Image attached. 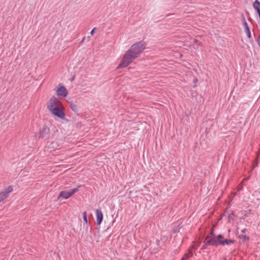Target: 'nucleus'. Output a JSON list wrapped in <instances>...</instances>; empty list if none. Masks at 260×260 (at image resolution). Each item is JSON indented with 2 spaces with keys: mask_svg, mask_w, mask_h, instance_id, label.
Segmentation results:
<instances>
[{
  "mask_svg": "<svg viewBox=\"0 0 260 260\" xmlns=\"http://www.w3.org/2000/svg\"><path fill=\"white\" fill-rule=\"evenodd\" d=\"M75 109V107H72V109Z\"/></svg>",
  "mask_w": 260,
  "mask_h": 260,
  "instance_id": "20",
  "label": "nucleus"
},
{
  "mask_svg": "<svg viewBox=\"0 0 260 260\" xmlns=\"http://www.w3.org/2000/svg\"><path fill=\"white\" fill-rule=\"evenodd\" d=\"M49 132V128L47 126H44L38 133L36 134V137L37 138H45L48 136Z\"/></svg>",
  "mask_w": 260,
  "mask_h": 260,
  "instance_id": "8",
  "label": "nucleus"
},
{
  "mask_svg": "<svg viewBox=\"0 0 260 260\" xmlns=\"http://www.w3.org/2000/svg\"><path fill=\"white\" fill-rule=\"evenodd\" d=\"M245 32L247 36V37L249 38H251V32H250V28L249 29H246L245 30Z\"/></svg>",
  "mask_w": 260,
  "mask_h": 260,
  "instance_id": "15",
  "label": "nucleus"
},
{
  "mask_svg": "<svg viewBox=\"0 0 260 260\" xmlns=\"http://www.w3.org/2000/svg\"><path fill=\"white\" fill-rule=\"evenodd\" d=\"M75 109V107H72V109Z\"/></svg>",
  "mask_w": 260,
  "mask_h": 260,
  "instance_id": "21",
  "label": "nucleus"
},
{
  "mask_svg": "<svg viewBox=\"0 0 260 260\" xmlns=\"http://www.w3.org/2000/svg\"><path fill=\"white\" fill-rule=\"evenodd\" d=\"M13 189V186L10 185L8 187L4 188L0 192V203L8 197V194L12 191Z\"/></svg>",
  "mask_w": 260,
  "mask_h": 260,
  "instance_id": "7",
  "label": "nucleus"
},
{
  "mask_svg": "<svg viewBox=\"0 0 260 260\" xmlns=\"http://www.w3.org/2000/svg\"><path fill=\"white\" fill-rule=\"evenodd\" d=\"M78 187L71 189L69 190L62 191L59 193L58 198H62L67 199L78 190Z\"/></svg>",
  "mask_w": 260,
  "mask_h": 260,
  "instance_id": "4",
  "label": "nucleus"
},
{
  "mask_svg": "<svg viewBox=\"0 0 260 260\" xmlns=\"http://www.w3.org/2000/svg\"><path fill=\"white\" fill-rule=\"evenodd\" d=\"M234 240L224 238L222 235H216L214 234L213 230L206 237L204 241V244L205 245L215 247L220 245H229L234 243Z\"/></svg>",
  "mask_w": 260,
  "mask_h": 260,
  "instance_id": "2",
  "label": "nucleus"
},
{
  "mask_svg": "<svg viewBox=\"0 0 260 260\" xmlns=\"http://www.w3.org/2000/svg\"><path fill=\"white\" fill-rule=\"evenodd\" d=\"M197 79H194V82H197Z\"/></svg>",
  "mask_w": 260,
  "mask_h": 260,
  "instance_id": "19",
  "label": "nucleus"
},
{
  "mask_svg": "<svg viewBox=\"0 0 260 260\" xmlns=\"http://www.w3.org/2000/svg\"><path fill=\"white\" fill-rule=\"evenodd\" d=\"M191 255H192L191 253H190V252H188V253H187L185 254L183 256V257L182 258V260H183V259H185L188 258L190 257Z\"/></svg>",
  "mask_w": 260,
  "mask_h": 260,
  "instance_id": "13",
  "label": "nucleus"
},
{
  "mask_svg": "<svg viewBox=\"0 0 260 260\" xmlns=\"http://www.w3.org/2000/svg\"><path fill=\"white\" fill-rule=\"evenodd\" d=\"M145 48V44L143 41L133 44L125 53L117 67V69L123 68L128 66L135 59L138 58Z\"/></svg>",
  "mask_w": 260,
  "mask_h": 260,
  "instance_id": "1",
  "label": "nucleus"
},
{
  "mask_svg": "<svg viewBox=\"0 0 260 260\" xmlns=\"http://www.w3.org/2000/svg\"><path fill=\"white\" fill-rule=\"evenodd\" d=\"M51 113L54 115L59 117L61 119H64L65 118V114L62 110V107H58L57 108L53 109L51 111H50Z\"/></svg>",
  "mask_w": 260,
  "mask_h": 260,
  "instance_id": "6",
  "label": "nucleus"
},
{
  "mask_svg": "<svg viewBox=\"0 0 260 260\" xmlns=\"http://www.w3.org/2000/svg\"><path fill=\"white\" fill-rule=\"evenodd\" d=\"M47 109L50 111L58 107H62L61 102L55 96L51 98L47 104Z\"/></svg>",
  "mask_w": 260,
  "mask_h": 260,
  "instance_id": "3",
  "label": "nucleus"
},
{
  "mask_svg": "<svg viewBox=\"0 0 260 260\" xmlns=\"http://www.w3.org/2000/svg\"><path fill=\"white\" fill-rule=\"evenodd\" d=\"M206 246H207L204 244V245L203 246V247H202L201 249H206Z\"/></svg>",
  "mask_w": 260,
  "mask_h": 260,
  "instance_id": "18",
  "label": "nucleus"
},
{
  "mask_svg": "<svg viewBox=\"0 0 260 260\" xmlns=\"http://www.w3.org/2000/svg\"><path fill=\"white\" fill-rule=\"evenodd\" d=\"M243 24L245 28V30L249 29V27L248 26V25L246 21L245 18L244 17H243Z\"/></svg>",
  "mask_w": 260,
  "mask_h": 260,
  "instance_id": "12",
  "label": "nucleus"
},
{
  "mask_svg": "<svg viewBox=\"0 0 260 260\" xmlns=\"http://www.w3.org/2000/svg\"><path fill=\"white\" fill-rule=\"evenodd\" d=\"M83 220L84 221H85V222L86 223H87L88 222V220H87V213H86V212L84 211L83 213Z\"/></svg>",
  "mask_w": 260,
  "mask_h": 260,
  "instance_id": "14",
  "label": "nucleus"
},
{
  "mask_svg": "<svg viewBox=\"0 0 260 260\" xmlns=\"http://www.w3.org/2000/svg\"><path fill=\"white\" fill-rule=\"evenodd\" d=\"M253 7L256 11L260 10V2L258 0L255 1L253 4Z\"/></svg>",
  "mask_w": 260,
  "mask_h": 260,
  "instance_id": "11",
  "label": "nucleus"
},
{
  "mask_svg": "<svg viewBox=\"0 0 260 260\" xmlns=\"http://www.w3.org/2000/svg\"><path fill=\"white\" fill-rule=\"evenodd\" d=\"M85 40V37H84L83 38L82 40L81 41V42H80V43L82 44L84 42Z\"/></svg>",
  "mask_w": 260,
  "mask_h": 260,
  "instance_id": "17",
  "label": "nucleus"
},
{
  "mask_svg": "<svg viewBox=\"0 0 260 260\" xmlns=\"http://www.w3.org/2000/svg\"><path fill=\"white\" fill-rule=\"evenodd\" d=\"M95 29V28H94L92 29V30L90 31V34L91 35H93L94 34V30Z\"/></svg>",
  "mask_w": 260,
  "mask_h": 260,
  "instance_id": "16",
  "label": "nucleus"
},
{
  "mask_svg": "<svg viewBox=\"0 0 260 260\" xmlns=\"http://www.w3.org/2000/svg\"><path fill=\"white\" fill-rule=\"evenodd\" d=\"M95 212L96 216V223L97 225H100L101 224L103 219V213L102 211L100 209H96Z\"/></svg>",
  "mask_w": 260,
  "mask_h": 260,
  "instance_id": "9",
  "label": "nucleus"
},
{
  "mask_svg": "<svg viewBox=\"0 0 260 260\" xmlns=\"http://www.w3.org/2000/svg\"><path fill=\"white\" fill-rule=\"evenodd\" d=\"M46 147L50 151H52L57 148L58 145L57 143L55 142H48L47 144Z\"/></svg>",
  "mask_w": 260,
  "mask_h": 260,
  "instance_id": "10",
  "label": "nucleus"
},
{
  "mask_svg": "<svg viewBox=\"0 0 260 260\" xmlns=\"http://www.w3.org/2000/svg\"><path fill=\"white\" fill-rule=\"evenodd\" d=\"M55 91L57 95L59 98H63L67 96L68 92L66 88L61 84L58 85L56 88Z\"/></svg>",
  "mask_w": 260,
  "mask_h": 260,
  "instance_id": "5",
  "label": "nucleus"
}]
</instances>
